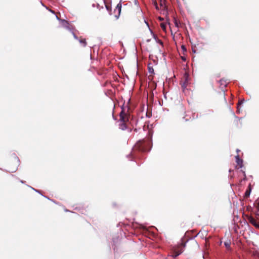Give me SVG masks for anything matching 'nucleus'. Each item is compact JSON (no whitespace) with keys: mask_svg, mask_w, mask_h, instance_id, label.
<instances>
[{"mask_svg":"<svg viewBox=\"0 0 259 259\" xmlns=\"http://www.w3.org/2000/svg\"><path fill=\"white\" fill-rule=\"evenodd\" d=\"M152 144L151 137H148L137 142L134 147V150L141 152H147L149 151Z\"/></svg>","mask_w":259,"mask_h":259,"instance_id":"f257e3e1","label":"nucleus"},{"mask_svg":"<svg viewBox=\"0 0 259 259\" xmlns=\"http://www.w3.org/2000/svg\"><path fill=\"white\" fill-rule=\"evenodd\" d=\"M128 111L125 112L124 109L122 107V110L119 114V128L122 130H125L127 128V123L128 122L130 114L127 113Z\"/></svg>","mask_w":259,"mask_h":259,"instance_id":"f03ea898","label":"nucleus"},{"mask_svg":"<svg viewBox=\"0 0 259 259\" xmlns=\"http://www.w3.org/2000/svg\"><path fill=\"white\" fill-rule=\"evenodd\" d=\"M157 10H161L163 15L168 14L167 8L166 5V0H151Z\"/></svg>","mask_w":259,"mask_h":259,"instance_id":"7ed1b4c3","label":"nucleus"},{"mask_svg":"<svg viewBox=\"0 0 259 259\" xmlns=\"http://www.w3.org/2000/svg\"><path fill=\"white\" fill-rule=\"evenodd\" d=\"M185 245H186L185 242H182L180 246L174 249L175 254L174 255L175 257L178 256L179 255H180L183 252L182 247H185Z\"/></svg>","mask_w":259,"mask_h":259,"instance_id":"20e7f679","label":"nucleus"},{"mask_svg":"<svg viewBox=\"0 0 259 259\" xmlns=\"http://www.w3.org/2000/svg\"><path fill=\"white\" fill-rule=\"evenodd\" d=\"M247 218L249 223L254 226L256 228L259 229V222H257L252 216L248 215Z\"/></svg>","mask_w":259,"mask_h":259,"instance_id":"39448f33","label":"nucleus"},{"mask_svg":"<svg viewBox=\"0 0 259 259\" xmlns=\"http://www.w3.org/2000/svg\"><path fill=\"white\" fill-rule=\"evenodd\" d=\"M189 83V76L186 74H185L183 80L181 81L182 87L184 89L187 88Z\"/></svg>","mask_w":259,"mask_h":259,"instance_id":"423d86ee","label":"nucleus"},{"mask_svg":"<svg viewBox=\"0 0 259 259\" xmlns=\"http://www.w3.org/2000/svg\"><path fill=\"white\" fill-rule=\"evenodd\" d=\"M219 82L220 83V88L222 89H223L224 88H225L229 82V81L227 80L224 79L223 78L220 79Z\"/></svg>","mask_w":259,"mask_h":259,"instance_id":"0eeeda50","label":"nucleus"},{"mask_svg":"<svg viewBox=\"0 0 259 259\" xmlns=\"http://www.w3.org/2000/svg\"><path fill=\"white\" fill-rule=\"evenodd\" d=\"M13 161L14 163H15V167L13 168V169H12L11 170L12 172L15 171L17 169L18 166L19 164V160L17 157H15L14 158Z\"/></svg>","mask_w":259,"mask_h":259,"instance_id":"6e6552de","label":"nucleus"},{"mask_svg":"<svg viewBox=\"0 0 259 259\" xmlns=\"http://www.w3.org/2000/svg\"><path fill=\"white\" fill-rule=\"evenodd\" d=\"M236 162L239 166V167L241 168L243 166V160L240 158L238 155L235 156Z\"/></svg>","mask_w":259,"mask_h":259,"instance_id":"1a4fd4ad","label":"nucleus"},{"mask_svg":"<svg viewBox=\"0 0 259 259\" xmlns=\"http://www.w3.org/2000/svg\"><path fill=\"white\" fill-rule=\"evenodd\" d=\"M251 191V185L249 184L248 187L247 189L246 190V191L245 192L244 197H246V198L248 197L250 195Z\"/></svg>","mask_w":259,"mask_h":259,"instance_id":"9d476101","label":"nucleus"},{"mask_svg":"<svg viewBox=\"0 0 259 259\" xmlns=\"http://www.w3.org/2000/svg\"><path fill=\"white\" fill-rule=\"evenodd\" d=\"M151 34L152 35L153 38L155 40V41L159 43L161 45L163 46V42L162 40L158 37V36L156 35V33Z\"/></svg>","mask_w":259,"mask_h":259,"instance_id":"9b49d317","label":"nucleus"},{"mask_svg":"<svg viewBox=\"0 0 259 259\" xmlns=\"http://www.w3.org/2000/svg\"><path fill=\"white\" fill-rule=\"evenodd\" d=\"M148 69L149 73L150 74V75L149 76V78H150V77H152V75L154 73V69L153 67L151 66L150 65H148Z\"/></svg>","mask_w":259,"mask_h":259,"instance_id":"f8f14e48","label":"nucleus"},{"mask_svg":"<svg viewBox=\"0 0 259 259\" xmlns=\"http://www.w3.org/2000/svg\"><path fill=\"white\" fill-rule=\"evenodd\" d=\"M121 10V4L119 3L116 7V8L114 10V12H115L116 11H117L118 15H120Z\"/></svg>","mask_w":259,"mask_h":259,"instance_id":"ddd939ff","label":"nucleus"},{"mask_svg":"<svg viewBox=\"0 0 259 259\" xmlns=\"http://www.w3.org/2000/svg\"><path fill=\"white\" fill-rule=\"evenodd\" d=\"M79 42L82 45L83 47H85L87 46V42L85 41V38H80L79 39Z\"/></svg>","mask_w":259,"mask_h":259,"instance_id":"4468645a","label":"nucleus"},{"mask_svg":"<svg viewBox=\"0 0 259 259\" xmlns=\"http://www.w3.org/2000/svg\"><path fill=\"white\" fill-rule=\"evenodd\" d=\"M224 245L228 249H231V242L230 241L225 242Z\"/></svg>","mask_w":259,"mask_h":259,"instance_id":"2eb2a0df","label":"nucleus"},{"mask_svg":"<svg viewBox=\"0 0 259 259\" xmlns=\"http://www.w3.org/2000/svg\"><path fill=\"white\" fill-rule=\"evenodd\" d=\"M160 26L163 31H166V24L162 23L160 24Z\"/></svg>","mask_w":259,"mask_h":259,"instance_id":"dca6fc26","label":"nucleus"},{"mask_svg":"<svg viewBox=\"0 0 259 259\" xmlns=\"http://www.w3.org/2000/svg\"><path fill=\"white\" fill-rule=\"evenodd\" d=\"M256 208L257 209L258 211H259V199H257L256 201Z\"/></svg>","mask_w":259,"mask_h":259,"instance_id":"f3484780","label":"nucleus"},{"mask_svg":"<svg viewBox=\"0 0 259 259\" xmlns=\"http://www.w3.org/2000/svg\"><path fill=\"white\" fill-rule=\"evenodd\" d=\"M182 50H183V51H186V47H185L184 46H183H183H182Z\"/></svg>","mask_w":259,"mask_h":259,"instance_id":"a211bd4d","label":"nucleus"},{"mask_svg":"<svg viewBox=\"0 0 259 259\" xmlns=\"http://www.w3.org/2000/svg\"><path fill=\"white\" fill-rule=\"evenodd\" d=\"M242 103H243V101L239 102L238 103V106L241 105Z\"/></svg>","mask_w":259,"mask_h":259,"instance_id":"6ab92c4d","label":"nucleus"},{"mask_svg":"<svg viewBox=\"0 0 259 259\" xmlns=\"http://www.w3.org/2000/svg\"><path fill=\"white\" fill-rule=\"evenodd\" d=\"M243 173H244V177H245V178H244V180H245V178H246V176H245V172H243Z\"/></svg>","mask_w":259,"mask_h":259,"instance_id":"aec40b11","label":"nucleus"},{"mask_svg":"<svg viewBox=\"0 0 259 259\" xmlns=\"http://www.w3.org/2000/svg\"><path fill=\"white\" fill-rule=\"evenodd\" d=\"M145 23H146V25L149 27V25H148V23L146 21H145Z\"/></svg>","mask_w":259,"mask_h":259,"instance_id":"412c9836","label":"nucleus"},{"mask_svg":"<svg viewBox=\"0 0 259 259\" xmlns=\"http://www.w3.org/2000/svg\"><path fill=\"white\" fill-rule=\"evenodd\" d=\"M106 8H107V9H109V7H108L107 6H106Z\"/></svg>","mask_w":259,"mask_h":259,"instance_id":"4be33fe9","label":"nucleus"},{"mask_svg":"<svg viewBox=\"0 0 259 259\" xmlns=\"http://www.w3.org/2000/svg\"><path fill=\"white\" fill-rule=\"evenodd\" d=\"M149 31H150L151 33H152V31L151 30V29H149Z\"/></svg>","mask_w":259,"mask_h":259,"instance_id":"5701e85b","label":"nucleus"},{"mask_svg":"<svg viewBox=\"0 0 259 259\" xmlns=\"http://www.w3.org/2000/svg\"><path fill=\"white\" fill-rule=\"evenodd\" d=\"M149 31H150L151 33H152V31L151 30V29H149Z\"/></svg>","mask_w":259,"mask_h":259,"instance_id":"b1692460","label":"nucleus"},{"mask_svg":"<svg viewBox=\"0 0 259 259\" xmlns=\"http://www.w3.org/2000/svg\"><path fill=\"white\" fill-rule=\"evenodd\" d=\"M149 31H150L151 33H152V31L151 30V29H149Z\"/></svg>","mask_w":259,"mask_h":259,"instance_id":"393cba45","label":"nucleus"},{"mask_svg":"<svg viewBox=\"0 0 259 259\" xmlns=\"http://www.w3.org/2000/svg\"><path fill=\"white\" fill-rule=\"evenodd\" d=\"M239 151H240V150H237V152H239Z\"/></svg>","mask_w":259,"mask_h":259,"instance_id":"a878e982","label":"nucleus"},{"mask_svg":"<svg viewBox=\"0 0 259 259\" xmlns=\"http://www.w3.org/2000/svg\"><path fill=\"white\" fill-rule=\"evenodd\" d=\"M150 41V39H147V41Z\"/></svg>","mask_w":259,"mask_h":259,"instance_id":"bb28decb","label":"nucleus"}]
</instances>
